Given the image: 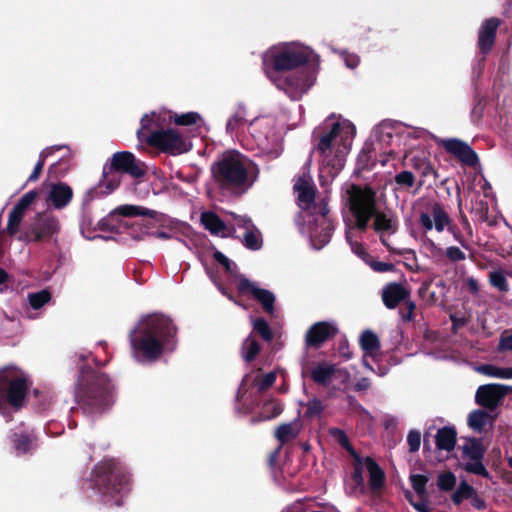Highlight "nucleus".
<instances>
[{"mask_svg":"<svg viewBox=\"0 0 512 512\" xmlns=\"http://www.w3.org/2000/svg\"><path fill=\"white\" fill-rule=\"evenodd\" d=\"M323 410V405L321 401L317 399L310 400L307 403V414L310 417L318 416Z\"/></svg>","mask_w":512,"mask_h":512,"instance_id":"obj_58","label":"nucleus"},{"mask_svg":"<svg viewBox=\"0 0 512 512\" xmlns=\"http://www.w3.org/2000/svg\"><path fill=\"white\" fill-rule=\"evenodd\" d=\"M107 165L121 174L125 172L134 178L144 175V170L138 165L134 155L127 151L115 153Z\"/></svg>","mask_w":512,"mask_h":512,"instance_id":"obj_18","label":"nucleus"},{"mask_svg":"<svg viewBox=\"0 0 512 512\" xmlns=\"http://www.w3.org/2000/svg\"><path fill=\"white\" fill-rule=\"evenodd\" d=\"M297 202L302 210L298 226L302 234L307 235L314 249L323 248L331 239L333 224L327 217V202L322 199L315 202V191L310 179L301 177L294 185Z\"/></svg>","mask_w":512,"mask_h":512,"instance_id":"obj_4","label":"nucleus"},{"mask_svg":"<svg viewBox=\"0 0 512 512\" xmlns=\"http://www.w3.org/2000/svg\"><path fill=\"white\" fill-rule=\"evenodd\" d=\"M122 174L109 167L107 164L103 169V178L99 184L100 188H105V193H112L121 183Z\"/></svg>","mask_w":512,"mask_h":512,"instance_id":"obj_30","label":"nucleus"},{"mask_svg":"<svg viewBox=\"0 0 512 512\" xmlns=\"http://www.w3.org/2000/svg\"><path fill=\"white\" fill-rule=\"evenodd\" d=\"M263 69L267 77L284 90L292 99H298L314 83V77L304 71L286 74L308 62L319 63L314 51L297 42L280 43L269 48L262 56Z\"/></svg>","mask_w":512,"mask_h":512,"instance_id":"obj_1","label":"nucleus"},{"mask_svg":"<svg viewBox=\"0 0 512 512\" xmlns=\"http://www.w3.org/2000/svg\"><path fill=\"white\" fill-rule=\"evenodd\" d=\"M360 345L364 350L363 365L370 370H373L367 361V357H374L379 350L378 337L371 331H365L360 336Z\"/></svg>","mask_w":512,"mask_h":512,"instance_id":"obj_27","label":"nucleus"},{"mask_svg":"<svg viewBox=\"0 0 512 512\" xmlns=\"http://www.w3.org/2000/svg\"><path fill=\"white\" fill-rule=\"evenodd\" d=\"M395 182L402 187L410 188L414 185L415 177L409 171H402L395 176Z\"/></svg>","mask_w":512,"mask_h":512,"instance_id":"obj_51","label":"nucleus"},{"mask_svg":"<svg viewBox=\"0 0 512 512\" xmlns=\"http://www.w3.org/2000/svg\"><path fill=\"white\" fill-rule=\"evenodd\" d=\"M423 249L432 257L440 256L442 254V249L430 239L423 241Z\"/></svg>","mask_w":512,"mask_h":512,"instance_id":"obj_57","label":"nucleus"},{"mask_svg":"<svg viewBox=\"0 0 512 512\" xmlns=\"http://www.w3.org/2000/svg\"><path fill=\"white\" fill-rule=\"evenodd\" d=\"M253 329L257 331L260 336L268 341L272 339V333L268 323L263 318L252 319Z\"/></svg>","mask_w":512,"mask_h":512,"instance_id":"obj_48","label":"nucleus"},{"mask_svg":"<svg viewBox=\"0 0 512 512\" xmlns=\"http://www.w3.org/2000/svg\"><path fill=\"white\" fill-rule=\"evenodd\" d=\"M147 141L162 151L178 155L191 149V143L173 129L153 131Z\"/></svg>","mask_w":512,"mask_h":512,"instance_id":"obj_12","label":"nucleus"},{"mask_svg":"<svg viewBox=\"0 0 512 512\" xmlns=\"http://www.w3.org/2000/svg\"><path fill=\"white\" fill-rule=\"evenodd\" d=\"M250 149L271 159L277 158L283 151L282 126L273 116L255 118L248 126Z\"/></svg>","mask_w":512,"mask_h":512,"instance_id":"obj_8","label":"nucleus"},{"mask_svg":"<svg viewBox=\"0 0 512 512\" xmlns=\"http://www.w3.org/2000/svg\"><path fill=\"white\" fill-rule=\"evenodd\" d=\"M36 197H37L36 191L32 190V191L27 192L16 203L13 210L18 211L22 214H25L26 210L35 201Z\"/></svg>","mask_w":512,"mask_h":512,"instance_id":"obj_46","label":"nucleus"},{"mask_svg":"<svg viewBox=\"0 0 512 512\" xmlns=\"http://www.w3.org/2000/svg\"><path fill=\"white\" fill-rule=\"evenodd\" d=\"M337 332V328L334 324L329 322H318L315 323L307 331L306 344L308 346L318 347L324 341L334 336Z\"/></svg>","mask_w":512,"mask_h":512,"instance_id":"obj_22","label":"nucleus"},{"mask_svg":"<svg viewBox=\"0 0 512 512\" xmlns=\"http://www.w3.org/2000/svg\"><path fill=\"white\" fill-rule=\"evenodd\" d=\"M370 386V381L368 378H361L356 384L355 389L358 391L366 390Z\"/></svg>","mask_w":512,"mask_h":512,"instance_id":"obj_64","label":"nucleus"},{"mask_svg":"<svg viewBox=\"0 0 512 512\" xmlns=\"http://www.w3.org/2000/svg\"><path fill=\"white\" fill-rule=\"evenodd\" d=\"M344 61L347 67L355 68L359 63V58L357 55L354 54H346L344 56Z\"/></svg>","mask_w":512,"mask_h":512,"instance_id":"obj_62","label":"nucleus"},{"mask_svg":"<svg viewBox=\"0 0 512 512\" xmlns=\"http://www.w3.org/2000/svg\"><path fill=\"white\" fill-rule=\"evenodd\" d=\"M338 382L342 386H347L350 381V374L346 369L336 367L334 382Z\"/></svg>","mask_w":512,"mask_h":512,"instance_id":"obj_60","label":"nucleus"},{"mask_svg":"<svg viewBox=\"0 0 512 512\" xmlns=\"http://www.w3.org/2000/svg\"><path fill=\"white\" fill-rule=\"evenodd\" d=\"M300 423L294 420L290 423L280 425L275 431V437L281 442L285 443L294 439L300 432Z\"/></svg>","mask_w":512,"mask_h":512,"instance_id":"obj_34","label":"nucleus"},{"mask_svg":"<svg viewBox=\"0 0 512 512\" xmlns=\"http://www.w3.org/2000/svg\"><path fill=\"white\" fill-rule=\"evenodd\" d=\"M201 223L210 233L220 236L229 237L232 231L215 213L203 212L201 214Z\"/></svg>","mask_w":512,"mask_h":512,"instance_id":"obj_25","label":"nucleus"},{"mask_svg":"<svg viewBox=\"0 0 512 512\" xmlns=\"http://www.w3.org/2000/svg\"><path fill=\"white\" fill-rule=\"evenodd\" d=\"M456 431L452 427H444L438 430L435 440L439 450L452 451L456 445Z\"/></svg>","mask_w":512,"mask_h":512,"instance_id":"obj_29","label":"nucleus"},{"mask_svg":"<svg viewBox=\"0 0 512 512\" xmlns=\"http://www.w3.org/2000/svg\"><path fill=\"white\" fill-rule=\"evenodd\" d=\"M426 497L408 496L410 504L418 512H434V509L429 505Z\"/></svg>","mask_w":512,"mask_h":512,"instance_id":"obj_50","label":"nucleus"},{"mask_svg":"<svg viewBox=\"0 0 512 512\" xmlns=\"http://www.w3.org/2000/svg\"><path fill=\"white\" fill-rule=\"evenodd\" d=\"M406 288L399 283H390L382 290V299L385 306L389 309L395 308L401 301L408 297Z\"/></svg>","mask_w":512,"mask_h":512,"instance_id":"obj_24","label":"nucleus"},{"mask_svg":"<svg viewBox=\"0 0 512 512\" xmlns=\"http://www.w3.org/2000/svg\"><path fill=\"white\" fill-rule=\"evenodd\" d=\"M355 459L354 479L357 483L363 482L362 472L366 470L369 473V484L373 490L383 487L385 474L379 465L370 457L362 458L351 450Z\"/></svg>","mask_w":512,"mask_h":512,"instance_id":"obj_14","label":"nucleus"},{"mask_svg":"<svg viewBox=\"0 0 512 512\" xmlns=\"http://www.w3.org/2000/svg\"><path fill=\"white\" fill-rule=\"evenodd\" d=\"M369 255L366 257L365 262L368 263ZM370 267L376 272H387L393 269V265L387 262L373 261L369 262Z\"/></svg>","mask_w":512,"mask_h":512,"instance_id":"obj_59","label":"nucleus"},{"mask_svg":"<svg viewBox=\"0 0 512 512\" xmlns=\"http://www.w3.org/2000/svg\"><path fill=\"white\" fill-rule=\"evenodd\" d=\"M246 115V109L238 106L227 120L226 132L230 135H238L246 125Z\"/></svg>","mask_w":512,"mask_h":512,"instance_id":"obj_28","label":"nucleus"},{"mask_svg":"<svg viewBox=\"0 0 512 512\" xmlns=\"http://www.w3.org/2000/svg\"><path fill=\"white\" fill-rule=\"evenodd\" d=\"M12 441L17 454L30 452L35 446V437L32 433H15Z\"/></svg>","mask_w":512,"mask_h":512,"instance_id":"obj_33","label":"nucleus"},{"mask_svg":"<svg viewBox=\"0 0 512 512\" xmlns=\"http://www.w3.org/2000/svg\"><path fill=\"white\" fill-rule=\"evenodd\" d=\"M163 123V112H160L158 114L151 113L145 114L141 119V128L138 130L137 134L139 138H145L147 140V137L149 135L145 134V131H151L150 134L154 131L153 125L161 126Z\"/></svg>","mask_w":512,"mask_h":512,"instance_id":"obj_35","label":"nucleus"},{"mask_svg":"<svg viewBox=\"0 0 512 512\" xmlns=\"http://www.w3.org/2000/svg\"><path fill=\"white\" fill-rule=\"evenodd\" d=\"M507 392L508 387L502 384L481 385L476 391L475 400L480 406L492 411L503 401Z\"/></svg>","mask_w":512,"mask_h":512,"instance_id":"obj_17","label":"nucleus"},{"mask_svg":"<svg viewBox=\"0 0 512 512\" xmlns=\"http://www.w3.org/2000/svg\"><path fill=\"white\" fill-rule=\"evenodd\" d=\"M238 288L241 292L251 293L261 303L267 313L273 312L275 296L272 292L257 287L255 283L244 277L239 279Z\"/></svg>","mask_w":512,"mask_h":512,"instance_id":"obj_21","label":"nucleus"},{"mask_svg":"<svg viewBox=\"0 0 512 512\" xmlns=\"http://www.w3.org/2000/svg\"><path fill=\"white\" fill-rule=\"evenodd\" d=\"M73 191L65 183H52L48 185L46 191V203L54 209L61 210L65 208L72 200Z\"/></svg>","mask_w":512,"mask_h":512,"instance_id":"obj_19","label":"nucleus"},{"mask_svg":"<svg viewBox=\"0 0 512 512\" xmlns=\"http://www.w3.org/2000/svg\"><path fill=\"white\" fill-rule=\"evenodd\" d=\"M75 397L78 402H87L101 408L110 407L114 401V389L104 374L92 369L82 370L77 382Z\"/></svg>","mask_w":512,"mask_h":512,"instance_id":"obj_9","label":"nucleus"},{"mask_svg":"<svg viewBox=\"0 0 512 512\" xmlns=\"http://www.w3.org/2000/svg\"><path fill=\"white\" fill-rule=\"evenodd\" d=\"M465 285L466 287L468 288V290L473 293V294H477L478 291H479V285H478V282L476 279L470 277V278H467L466 281H465Z\"/></svg>","mask_w":512,"mask_h":512,"instance_id":"obj_63","label":"nucleus"},{"mask_svg":"<svg viewBox=\"0 0 512 512\" xmlns=\"http://www.w3.org/2000/svg\"><path fill=\"white\" fill-rule=\"evenodd\" d=\"M259 349L258 342L252 336H248L242 344L243 359L247 362L253 360L259 353Z\"/></svg>","mask_w":512,"mask_h":512,"instance_id":"obj_42","label":"nucleus"},{"mask_svg":"<svg viewBox=\"0 0 512 512\" xmlns=\"http://www.w3.org/2000/svg\"><path fill=\"white\" fill-rule=\"evenodd\" d=\"M446 256L452 262L463 261L466 258L465 253L456 246H449L446 248Z\"/></svg>","mask_w":512,"mask_h":512,"instance_id":"obj_54","label":"nucleus"},{"mask_svg":"<svg viewBox=\"0 0 512 512\" xmlns=\"http://www.w3.org/2000/svg\"><path fill=\"white\" fill-rule=\"evenodd\" d=\"M500 21L497 18L487 19L480 27L478 34V46L483 54H487L491 51L495 35Z\"/></svg>","mask_w":512,"mask_h":512,"instance_id":"obj_23","label":"nucleus"},{"mask_svg":"<svg viewBox=\"0 0 512 512\" xmlns=\"http://www.w3.org/2000/svg\"><path fill=\"white\" fill-rule=\"evenodd\" d=\"M456 476L448 471L439 474L437 479V486L441 491H451L456 485Z\"/></svg>","mask_w":512,"mask_h":512,"instance_id":"obj_44","label":"nucleus"},{"mask_svg":"<svg viewBox=\"0 0 512 512\" xmlns=\"http://www.w3.org/2000/svg\"><path fill=\"white\" fill-rule=\"evenodd\" d=\"M355 136L356 127L350 120L334 115L326 119L316 147L322 173L335 177L343 169Z\"/></svg>","mask_w":512,"mask_h":512,"instance_id":"obj_5","label":"nucleus"},{"mask_svg":"<svg viewBox=\"0 0 512 512\" xmlns=\"http://www.w3.org/2000/svg\"><path fill=\"white\" fill-rule=\"evenodd\" d=\"M490 283L492 286L500 291H507L508 284L507 279L502 271H492L489 275Z\"/></svg>","mask_w":512,"mask_h":512,"instance_id":"obj_49","label":"nucleus"},{"mask_svg":"<svg viewBox=\"0 0 512 512\" xmlns=\"http://www.w3.org/2000/svg\"><path fill=\"white\" fill-rule=\"evenodd\" d=\"M51 300V294L47 290L29 293L27 301L33 310H38Z\"/></svg>","mask_w":512,"mask_h":512,"instance_id":"obj_40","label":"nucleus"},{"mask_svg":"<svg viewBox=\"0 0 512 512\" xmlns=\"http://www.w3.org/2000/svg\"><path fill=\"white\" fill-rule=\"evenodd\" d=\"M228 215L231 216L233 220L232 227H230L231 231L235 230L236 228L245 231L247 229H252V226L254 225L252 220L246 215H237L233 212H229Z\"/></svg>","mask_w":512,"mask_h":512,"instance_id":"obj_45","label":"nucleus"},{"mask_svg":"<svg viewBox=\"0 0 512 512\" xmlns=\"http://www.w3.org/2000/svg\"><path fill=\"white\" fill-rule=\"evenodd\" d=\"M129 340L131 354L137 362H154L175 349L176 327L163 314H149L139 319Z\"/></svg>","mask_w":512,"mask_h":512,"instance_id":"obj_3","label":"nucleus"},{"mask_svg":"<svg viewBox=\"0 0 512 512\" xmlns=\"http://www.w3.org/2000/svg\"><path fill=\"white\" fill-rule=\"evenodd\" d=\"M451 218L447 211L440 204H433L426 212L419 215V223L425 232L435 229L438 233H442Z\"/></svg>","mask_w":512,"mask_h":512,"instance_id":"obj_16","label":"nucleus"},{"mask_svg":"<svg viewBox=\"0 0 512 512\" xmlns=\"http://www.w3.org/2000/svg\"><path fill=\"white\" fill-rule=\"evenodd\" d=\"M275 380V372H269L266 375L262 376L261 378L255 380V385L257 386L258 390L262 391L272 386Z\"/></svg>","mask_w":512,"mask_h":512,"instance_id":"obj_52","label":"nucleus"},{"mask_svg":"<svg viewBox=\"0 0 512 512\" xmlns=\"http://www.w3.org/2000/svg\"><path fill=\"white\" fill-rule=\"evenodd\" d=\"M214 258L217 262H219L221 265H223L227 272L233 274L234 268L236 267L235 264L227 258L222 252L216 251L214 253Z\"/></svg>","mask_w":512,"mask_h":512,"instance_id":"obj_56","label":"nucleus"},{"mask_svg":"<svg viewBox=\"0 0 512 512\" xmlns=\"http://www.w3.org/2000/svg\"><path fill=\"white\" fill-rule=\"evenodd\" d=\"M407 444L411 452H416L420 448L421 434L418 431H410L407 436Z\"/></svg>","mask_w":512,"mask_h":512,"instance_id":"obj_55","label":"nucleus"},{"mask_svg":"<svg viewBox=\"0 0 512 512\" xmlns=\"http://www.w3.org/2000/svg\"><path fill=\"white\" fill-rule=\"evenodd\" d=\"M62 148H65V146H52L44 149L39 156V161L36 163L33 172L30 174L28 180L29 181H36L39 178V175L43 169L45 159L49 157L51 154H53L55 151H58Z\"/></svg>","mask_w":512,"mask_h":512,"instance_id":"obj_39","label":"nucleus"},{"mask_svg":"<svg viewBox=\"0 0 512 512\" xmlns=\"http://www.w3.org/2000/svg\"><path fill=\"white\" fill-rule=\"evenodd\" d=\"M201 120V115L197 112H187L183 114H176L171 111H163V121L171 122L181 126H189L196 124Z\"/></svg>","mask_w":512,"mask_h":512,"instance_id":"obj_31","label":"nucleus"},{"mask_svg":"<svg viewBox=\"0 0 512 512\" xmlns=\"http://www.w3.org/2000/svg\"><path fill=\"white\" fill-rule=\"evenodd\" d=\"M449 233L452 234L454 241L459 243L462 247L467 248V242L463 237L459 228L453 223L452 219L449 222V225L445 228Z\"/></svg>","mask_w":512,"mask_h":512,"instance_id":"obj_53","label":"nucleus"},{"mask_svg":"<svg viewBox=\"0 0 512 512\" xmlns=\"http://www.w3.org/2000/svg\"><path fill=\"white\" fill-rule=\"evenodd\" d=\"M28 389V376L15 366L0 369V413L6 404L20 408Z\"/></svg>","mask_w":512,"mask_h":512,"instance_id":"obj_10","label":"nucleus"},{"mask_svg":"<svg viewBox=\"0 0 512 512\" xmlns=\"http://www.w3.org/2000/svg\"><path fill=\"white\" fill-rule=\"evenodd\" d=\"M444 148L454 155L459 161L468 166H475L478 162L477 154L465 142L458 139H445L442 141Z\"/></svg>","mask_w":512,"mask_h":512,"instance_id":"obj_20","label":"nucleus"},{"mask_svg":"<svg viewBox=\"0 0 512 512\" xmlns=\"http://www.w3.org/2000/svg\"><path fill=\"white\" fill-rule=\"evenodd\" d=\"M499 349L502 351H512V334L502 336L499 344Z\"/></svg>","mask_w":512,"mask_h":512,"instance_id":"obj_61","label":"nucleus"},{"mask_svg":"<svg viewBox=\"0 0 512 512\" xmlns=\"http://www.w3.org/2000/svg\"><path fill=\"white\" fill-rule=\"evenodd\" d=\"M354 218L352 225L347 224L346 240L351 250L362 260H366L368 253L357 234L366 231L371 218L374 219L372 227L380 235L381 242L386 244L385 237L394 234L398 229V220L389 212H380L376 208V195L370 188L348 185L343 196Z\"/></svg>","mask_w":512,"mask_h":512,"instance_id":"obj_2","label":"nucleus"},{"mask_svg":"<svg viewBox=\"0 0 512 512\" xmlns=\"http://www.w3.org/2000/svg\"><path fill=\"white\" fill-rule=\"evenodd\" d=\"M411 484L418 497H426V484L428 477L422 474H413L410 476Z\"/></svg>","mask_w":512,"mask_h":512,"instance_id":"obj_43","label":"nucleus"},{"mask_svg":"<svg viewBox=\"0 0 512 512\" xmlns=\"http://www.w3.org/2000/svg\"><path fill=\"white\" fill-rule=\"evenodd\" d=\"M60 224L55 216L39 213L29 228L19 235L18 239L23 242L38 241L56 234Z\"/></svg>","mask_w":512,"mask_h":512,"instance_id":"obj_13","label":"nucleus"},{"mask_svg":"<svg viewBox=\"0 0 512 512\" xmlns=\"http://www.w3.org/2000/svg\"><path fill=\"white\" fill-rule=\"evenodd\" d=\"M23 217L24 214L12 209L7 223V231L10 235H15L19 231Z\"/></svg>","mask_w":512,"mask_h":512,"instance_id":"obj_47","label":"nucleus"},{"mask_svg":"<svg viewBox=\"0 0 512 512\" xmlns=\"http://www.w3.org/2000/svg\"><path fill=\"white\" fill-rule=\"evenodd\" d=\"M243 244L250 250H258L262 247V236L255 225L252 226V229L244 231Z\"/></svg>","mask_w":512,"mask_h":512,"instance_id":"obj_38","label":"nucleus"},{"mask_svg":"<svg viewBox=\"0 0 512 512\" xmlns=\"http://www.w3.org/2000/svg\"><path fill=\"white\" fill-rule=\"evenodd\" d=\"M475 371L493 378L512 379V367H499L492 364H485L475 367Z\"/></svg>","mask_w":512,"mask_h":512,"instance_id":"obj_32","label":"nucleus"},{"mask_svg":"<svg viewBox=\"0 0 512 512\" xmlns=\"http://www.w3.org/2000/svg\"><path fill=\"white\" fill-rule=\"evenodd\" d=\"M473 495H475L474 488L463 480L460 482L451 498L455 504H460L463 500L472 498Z\"/></svg>","mask_w":512,"mask_h":512,"instance_id":"obj_41","label":"nucleus"},{"mask_svg":"<svg viewBox=\"0 0 512 512\" xmlns=\"http://www.w3.org/2000/svg\"><path fill=\"white\" fill-rule=\"evenodd\" d=\"M484 449L480 442L476 440L469 441L463 447L462 468L472 474L488 478L489 472L485 468L482 460Z\"/></svg>","mask_w":512,"mask_h":512,"instance_id":"obj_15","label":"nucleus"},{"mask_svg":"<svg viewBox=\"0 0 512 512\" xmlns=\"http://www.w3.org/2000/svg\"><path fill=\"white\" fill-rule=\"evenodd\" d=\"M212 175L221 187L249 188L256 181L259 169L248 157L236 151L224 153L212 165Z\"/></svg>","mask_w":512,"mask_h":512,"instance_id":"obj_6","label":"nucleus"},{"mask_svg":"<svg viewBox=\"0 0 512 512\" xmlns=\"http://www.w3.org/2000/svg\"><path fill=\"white\" fill-rule=\"evenodd\" d=\"M133 217V216H147L155 218L157 212L148 208L137 205H121L115 208L110 214L98 222V228L102 231H114L119 233L122 227H127L128 223L117 222V216Z\"/></svg>","mask_w":512,"mask_h":512,"instance_id":"obj_11","label":"nucleus"},{"mask_svg":"<svg viewBox=\"0 0 512 512\" xmlns=\"http://www.w3.org/2000/svg\"><path fill=\"white\" fill-rule=\"evenodd\" d=\"M335 373V365L320 362L311 369V378L317 384L326 386L334 383Z\"/></svg>","mask_w":512,"mask_h":512,"instance_id":"obj_26","label":"nucleus"},{"mask_svg":"<svg viewBox=\"0 0 512 512\" xmlns=\"http://www.w3.org/2000/svg\"><path fill=\"white\" fill-rule=\"evenodd\" d=\"M283 407L275 399L266 401L261 409L260 417L256 421L270 420L281 414Z\"/></svg>","mask_w":512,"mask_h":512,"instance_id":"obj_36","label":"nucleus"},{"mask_svg":"<svg viewBox=\"0 0 512 512\" xmlns=\"http://www.w3.org/2000/svg\"><path fill=\"white\" fill-rule=\"evenodd\" d=\"M489 422L490 416L483 410H475L471 412L468 418L469 426L477 432L483 431Z\"/></svg>","mask_w":512,"mask_h":512,"instance_id":"obj_37","label":"nucleus"},{"mask_svg":"<svg viewBox=\"0 0 512 512\" xmlns=\"http://www.w3.org/2000/svg\"><path fill=\"white\" fill-rule=\"evenodd\" d=\"M95 484L102 501L109 506L120 505L131 487L129 474L114 461L96 467Z\"/></svg>","mask_w":512,"mask_h":512,"instance_id":"obj_7","label":"nucleus"}]
</instances>
